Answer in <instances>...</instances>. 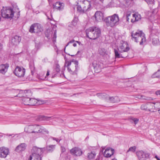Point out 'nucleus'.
Listing matches in <instances>:
<instances>
[{
	"instance_id": "obj_1",
	"label": "nucleus",
	"mask_w": 160,
	"mask_h": 160,
	"mask_svg": "<svg viewBox=\"0 0 160 160\" xmlns=\"http://www.w3.org/2000/svg\"><path fill=\"white\" fill-rule=\"evenodd\" d=\"M85 32L87 37L91 39L98 38L101 34V29L97 27H90L86 30Z\"/></svg>"
},
{
	"instance_id": "obj_2",
	"label": "nucleus",
	"mask_w": 160,
	"mask_h": 160,
	"mask_svg": "<svg viewBox=\"0 0 160 160\" xmlns=\"http://www.w3.org/2000/svg\"><path fill=\"white\" fill-rule=\"evenodd\" d=\"M78 64V62L74 60H72V61H65L64 67L67 68L70 73L73 75L76 74L79 69Z\"/></svg>"
},
{
	"instance_id": "obj_3",
	"label": "nucleus",
	"mask_w": 160,
	"mask_h": 160,
	"mask_svg": "<svg viewBox=\"0 0 160 160\" xmlns=\"http://www.w3.org/2000/svg\"><path fill=\"white\" fill-rule=\"evenodd\" d=\"M119 18L118 14H114L107 17L106 24L107 26L113 27L119 24Z\"/></svg>"
},
{
	"instance_id": "obj_4",
	"label": "nucleus",
	"mask_w": 160,
	"mask_h": 160,
	"mask_svg": "<svg viewBox=\"0 0 160 160\" xmlns=\"http://www.w3.org/2000/svg\"><path fill=\"white\" fill-rule=\"evenodd\" d=\"M42 153V148L33 147L32 150V154L29 157V160H41Z\"/></svg>"
},
{
	"instance_id": "obj_5",
	"label": "nucleus",
	"mask_w": 160,
	"mask_h": 160,
	"mask_svg": "<svg viewBox=\"0 0 160 160\" xmlns=\"http://www.w3.org/2000/svg\"><path fill=\"white\" fill-rule=\"evenodd\" d=\"M1 14L2 17L5 18H12L14 16L13 11L8 7H3L1 10Z\"/></svg>"
},
{
	"instance_id": "obj_6",
	"label": "nucleus",
	"mask_w": 160,
	"mask_h": 160,
	"mask_svg": "<svg viewBox=\"0 0 160 160\" xmlns=\"http://www.w3.org/2000/svg\"><path fill=\"white\" fill-rule=\"evenodd\" d=\"M42 30V28L40 24L34 23L31 26L29 31L31 33H38L41 32Z\"/></svg>"
},
{
	"instance_id": "obj_7",
	"label": "nucleus",
	"mask_w": 160,
	"mask_h": 160,
	"mask_svg": "<svg viewBox=\"0 0 160 160\" xmlns=\"http://www.w3.org/2000/svg\"><path fill=\"white\" fill-rule=\"evenodd\" d=\"M25 69L23 67L17 66L13 71L14 74L18 77H23L25 74Z\"/></svg>"
},
{
	"instance_id": "obj_8",
	"label": "nucleus",
	"mask_w": 160,
	"mask_h": 160,
	"mask_svg": "<svg viewBox=\"0 0 160 160\" xmlns=\"http://www.w3.org/2000/svg\"><path fill=\"white\" fill-rule=\"evenodd\" d=\"M39 129V125H30L25 128V131L29 133H38V130Z\"/></svg>"
},
{
	"instance_id": "obj_9",
	"label": "nucleus",
	"mask_w": 160,
	"mask_h": 160,
	"mask_svg": "<svg viewBox=\"0 0 160 160\" xmlns=\"http://www.w3.org/2000/svg\"><path fill=\"white\" fill-rule=\"evenodd\" d=\"M80 1L82 2L83 4L82 6L83 7L85 12L91 9V5L90 1L87 0H80Z\"/></svg>"
},
{
	"instance_id": "obj_10",
	"label": "nucleus",
	"mask_w": 160,
	"mask_h": 160,
	"mask_svg": "<svg viewBox=\"0 0 160 160\" xmlns=\"http://www.w3.org/2000/svg\"><path fill=\"white\" fill-rule=\"evenodd\" d=\"M53 8L59 11H62L64 9V4L63 2H57L52 5Z\"/></svg>"
},
{
	"instance_id": "obj_11",
	"label": "nucleus",
	"mask_w": 160,
	"mask_h": 160,
	"mask_svg": "<svg viewBox=\"0 0 160 160\" xmlns=\"http://www.w3.org/2000/svg\"><path fill=\"white\" fill-rule=\"evenodd\" d=\"M114 152V149L110 148H107L103 153V156L106 158L110 157L113 154Z\"/></svg>"
},
{
	"instance_id": "obj_12",
	"label": "nucleus",
	"mask_w": 160,
	"mask_h": 160,
	"mask_svg": "<svg viewBox=\"0 0 160 160\" xmlns=\"http://www.w3.org/2000/svg\"><path fill=\"white\" fill-rule=\"evenodd\" d=\"M21 40V38L20 37L18 36H15L13 37L9 43L12 46H16L20 42Z\"/></svg>"
},
{
	"instance_id": "obj_13",
	"label": "nucleus",
	"mask_w": 160,
	"mask_h": 160,
	"mask_svg": "<svg viewBox=\"0 0 160 160\" xmlns=\"http://www.w3.org/2000/svg\"><path fill=\"white\" fill-rule=\"evenodd\" d=\"M9 153V150L4 147L0 148V157L5 158Z\"/></svg>"
},
{
	"instance_id": "obj_14",
	"label": "nucleus",
	"mask_w": 160,
	"mask_h": 160,
	"mask_svg": "<svg viewBox=\"0 0 160 160\" xmlns=\"http://www.w3.org/2000/svg\"><path fill=\"white\" fill-rule=\"evenodd\" d=\"M129 48L127 42H125L120 46L118 50L121 52H127L129 50Z\"/></svg>"
},
{
	"instance_id": "obj_15",
	"label": "nucleus",
	"mask_w": 160,
	"mask_h": 160,
	"mask_svg": "<svg viewBox=\"0 0 160 160\" xmlns=\"http://www.w3.org/2000/svg\"><path fill=\"white\" fill-rule=\"evenodd\" d=\"M9 66V64L8 63L2 64L0 65V73L4 74L7 72L8 68Z\"/></svg>"
},
{
	"instance_id": "obj_16",
	"label": "nucleus",
	"mask_w": 160,
	"mask_h": 160,
	"mask_svg": "<svg viewBox=\"0 0 160 160\" xmlns=\"http://www.w3.org/2000/svg\"><path fill=\"white\" fill-rule=\"evenodd\" d=\"M140 35L139 37H138V39H137V41L135 42H139L140 45H142L146 42V39L145 34L142 31L141 34H140Z\"/></svg>"
},
{
	"instance_id": "obj_17",
	"label": "nucleus",
	"mask_w": 160,
	"mask_h": 160,
	"mask_svg": "<svg viewBox=\"0 0 160 160\" xmlns=\"http://www.w3.org/2000/svg\"><path fill=\"white\" fill-rule=\"evenodd\" d=\"M142 31H137L135 32H134V31L132 32L131 33L132 39L134 42L137 41L138 37L140 36V34H141Z\"/></svg>"
},
{
	"instance_id": "obj_18",
	"label": "nucleus",
	"mask_w": 160,
	"mask_h": 160,
	"mask_svg": "<svg viewBox=\"0 0 160 160\" xmlns=\"http://www.w3.org/2000/svg\"><path fill=\"white\" fill-rule=\"evenodd\" d=\"M96 153L95 151H90L88 152L86 156L87 160H93L95 159Z\"/></svg>"
},
{
	"instance_id": "obj_19",
	"label": "nucleus",
	"mask_w": 160,
	"mask_h": 160,
	"mask_svg": "<svg viewBox=\"0 0 160 160\" xmlns=\"http://www.w3.org/2000/svg\"><path fill=\"white\" fill-rule=\"evenodd\" d=\"M92 64L95 71L98 72L101 71L102 68L101 67L102 64L101 63L95 61L92 63Z\"/></svg>"
},
{
	"instance_id": "obj_20",
	"label": "nucleus",
	"mask_w": 160,
	"mask_h": 160,
	"mask_svg": "<svg viewBox=\"0 0 160 160\" xmlns=\"http://www.w3.org/2000/svg\"><path fill=\"white\" fill-rule=\"evenodd\" d=\"M26 147V145L25 143H22L17 146L15 151L17 152H20L24 151Z\"/></svg>"
},
{
	"instance_id": "obj_21",
	"label": "nucleus",
	"mask_w": 160,
	"mask_h": 160,
	"mask_svg": "<svg viewBox=\"0 0 160 160\" xmlns=\"http://www.w3.org/2000/svg\"><path fill=\"white\" fill-rule=\"evenodd\" d=\"M103 13L101 12L97 11L95 13L93 17H94L97 21H99L103 19Z\"/></svg>"
},
{
	"instance_id": "obj_22",
	"label": "nucleus",
	"mask_w": 160,
	"mask_h": 160,
	"mask_svg": "<svg viewBox=\"0 0 160 160\" xmlns=\"http://www.w3.org/2000/svg\"><path fill=\"white\" fill-rule=\"evenodd\" d=\"M71 152L77 156H80L82 154V151L80 148H75L72 149Z\"/></svg>"
},
{
	"instance_id": "obj_23",
	"label": "nucleus",
	"mask_w": 160,
	"mask_h": 160,
	"mask_svg": "<svg viewBox=\"0 0 160 160\" xmlns=\"http://www.w3.org/2000/svg\"><path fill=\"white\" fill-rule=\"evenodd\" d=\"M137 155L139 160H142L146 157V154L142 151H140L137 152Z\"/></svg>"
},
{
	"instance_id": "obj_24",
	"label": "nucleus",
	"mask_w": 160,
	"mask_h": 160,
	"mask_svg": "<svg viewBox=\"0 0 160 160\" xmlns=\"http://www.w3.org/2000/svg\"><path fill=\"white\" fill-rule=\"evenodd\" d=\"M154 110L155 109L153 103H148V111L154 112Z\"/></svg>"
},
{
	"instance_id": "obj_25",
	"label": "nucleus",
	"mask_w": 160,
	"mask_h": 160,
	"mask_svg": "<svg viewBox=\"0 0 160 160\" xmlns=\"http://www.w3.org/2000/svg\"><path fill=\"white\" fill-rule=\"evenodd\" d=\"M151 77L152 78H158L160 80V69H158L156 72L153 74Z\"/></svg>"
},
{
	"instance_id": "obj_26",
	"label": "nucleus",
	"mask_w": 160,
	"mask_h": 160,
	"mask_svg": "<svg viewBox=\"0 0 160 160\" xmlns=\"http://www.w3.org/2000/svg\"><path fill=\"white\" fill-rule=\"evenodd\" d=\"M30 98L27 97H24L22 98L23 103L26 105H29V101Z\"/></svg>"
},
{
	"instance_id": "obj_27",
	"label": "nucleus",
	"mask_w": 160,
	"mask_h": 160,
	"mask_svg": "<svg viewBox=\"0 0 160 160\" xmlns=\"http://www.w3.org/2000/svg\"><path fill=\"white\" fill-rule=\"evenodd\" d=\"M97 95L100 98H104L107 101L108 99V96L105 93H98Z\"/></svg>"
},
{
	"instance_id": "obj_28",
	"label": "nucleus",
	"mask_w": 160,
	"mask_h": 160,
	"mask_svg": "<svg viewBox=\"0 0 160 160\" xmlns=\"http://www.w3.org/2000/svg\"><path fill=\"white\" fill-rule=\"evenodd\" d=\"M38 133H46L48 134L49 132L46 128L43 127L42 126H40L39 125V129L38 130Z\"/></svg>"
},
{
	"instance_id": "obj_29",
	"label": "nucleus",
	"mask_w": 160,
	"mask_h": 160,
	"mask_svg": "<svg viewBox=\"0 0 160 160\" xmlns=\"http://www.w3.org/2000/svg\"><path fill=\"white\" fill-rule=\"evenodd\" d=\"M114 53L116 58H125V57L122 56V55L119 53L117 50L114 49Z\"/></svg>"
},
{
	"instance_id": "obj_30",
	"label": "nucleus",
	"mask_w": 160,
	"mask_h": 160,
	"mask_svg": "<svg viewBox=\"0 0 160 160\" xmlns=\"http://www.w3.org/2000/svg\"><path fill=\"white\" fill-rule=\"evenodd\" d=\"M29 67L30 69L32 75H33L35 71V68L34 66V63L33 62H31L30 63Z\"/></svg>"
},
{
	"instance_id": "obj_31",
	"label": "nucleus",
	"mask_w": 160,
	"mask_h": 160,
	"mask_svg": "<svg viewBox=\"0 0 160 160\" xmlns=\"http://www.w3.org/2000/svg\"><path fill=\"white\" fill-rule=\"evenodd\" d=\"M55 145H51L47 146L46 147V150L49 152H52L54 149Z\"/></svg>"
},
{
	"instance_id": "obj_32",
	"label": "nucleus",
	"mask_w": 160,
	"mask_h": 160,
	"mask_svg": "<svg viewBox=\"0 0 160 160\" xmlns=\"http://www.w3.org/2000/svg\"><path fill=\"white\" fill-rule=\"evenodd\" d=\"M99 54L102 56L107 54L106 50L103 48H100L99 50Z\"/></svg>"
},
{
	"instance_id": "obj_33",
	"label": "nucleus",
	"mask_w": 160,
	"mask_h": 160,
	"mask_svg": "<svg viewBox=\"0 0 160 160\" xmlns=\"http://www.w3.org/2000/svg\"><path fill=\"white\" fill-rule=\"evenodd\" d=\"M77 8V11L80 13H83L85 12L83 7V8H82L80 5H78Z\"/></svg>"
},
{
	"instance_id": "obj_34",
	"label": "nucleus",
	"mask_w": 160,
	"mask_h": 160,
	"mask_svg": "<svg viewBox=\"0 0 160 160\" xmlns=\"http://www.w3.org/2000/svg\"><path fill=\"white\" fill-rule=\"evenodd\" d=\"M37 100L35 99L34 98H30V100L29 101V105H35V104L37 103Z\"/></svg>"
},
{
	"instance_id": "obj_35",
	"label": "nucleus",
	"mask_w": 160,
	"mask_h": 160,
	"mask_svg": "<svg viewBox=\"0 0 160 160\" xmlns=\"http://www.w3.org/2000/svg\"><path fill=\"white\" fill-rule=\"evenodd\" d=\"M132 18L135 19L136 21H137L141 19V16L140 14H134L132 15Z\"/></svg>"
},
{
	"instance_id": "obj_36",
	"label": "nucleus",
	"mask_w": 160,
	"mask_h": 160,
	"mask_svg": "<svg viewBox=\"0 0 160 160\" xmlns=\"http://www.w3.org/2000/svg\"><path fill=\"white\" fill-rule=\"evenodd\" d=\"M159 43V41L158 38L156 37L152 39V43L153 45H156Z\"/></svg>"
},
{
	"instance_id": "obj_37",
	"label": "nucleus",
	"mask_w": 160,
	"mask_h": 160,
	"mask_svg": "<svg viewBox=\"0 0 160 160\" xmlns=\"http://www.w3.org/2000/svg\"><path fill=\"white\" fill-rule=\"evenodd\" d=\"M140 108L142 110L148 111V103H144L142 104Z\"/></svg>"
},
{
	"instance_id": "obj_38",
	"label": "nucleus",
	"mask_w": 160,
	"mask_h": 160,
	"mask_svg": "<svg viewBox=\"0 0 160 160\" xmlns=\"http://www.w3.org/2000/svg\"><path fill=\"white\" fill-rule=\"evenodd\" d=\"M108 100H107V101H109L110 102L114 103L116 102L115 99H118V97H116L115 98L113 97H108Z\"/></svg>"
},
{
	"instance_id": "obj_39",
	"label": "nucleus",
	"mask_w": 160,
	"mask_h": 160,
	"mask_svg": "<svg viewBox=\"0 0 160 160\" xmlns=\"http://www.w3.org/2000/svg\"><path fill=\"white\" fill-rule=\"evenodd\" d=\"M154 104V108L155 110H157V109H160V102H156L153 103Z\"/></svg>"
},
{
	"instance_id": "obj_40",
	"label": "nucleus",
	"mask_w": 160,
	"mask_h": 160,
	"mask_svg": "<svg viewBox=\"0 0 160 160\" xmlns=\"http://www.w3.org/2000/svg\"><path fill=\"white\" fill-rule=\"evenodd\" d=\"M136 149V147L135 146L131 147L130 148H129L128 150L127 151V153L129 151L134 152L135 151Z\"/></svg>"
},
{
	"instance_id": "obj_41",
	"label": "nucleus",
	"mask_w": 160,
	"mask_h": 160,
	"mask_svg": "<svg viewBox=\"0 0 160 160\" xmlns=\"http://www.w3.org/2000/svg\"><path fill=\"white\" fill-rule=\"evenodd\" d=\"M131 13L130 12H128L127 13L126 17V22H129L130 18L131 17Z\"/></svg>"
},
{
	"instance_id": "obj_42",
	"label": "nucleus",
	"mask_w": 160,
	"mask_h": 160,
	"mask_svg": "<svg viewBox=\"0 0 160 160\" xmlns=\"http://www.w3.org/2000/svg\"><path fill=\"white\" fill-rule=\"evenodd\" d=\"M24 93L26 94V96H30L32 95V93L30 90H25L24 91Z\"/></svg>"
},
{
	"instance_id": "obj_43",
	"label": "nucleus",
	"mask_w": 160,
	"mask_h": 160,
	"mask_svg": "<svg viewBox=\"0 0 160 160\" xmlns=\"http://www.w3.org/2000/svg\"><path fill=\"white\" fill-rule=\"evenodd\" d=\"M141 98L142 99H144L148 100H152V99L150 97H146L144 96H141Z\"/></svg>"
},
{
	"instance_id": "obj_44",
	"label": "nucleus",
	"mask_w": 160,
	"mask_h": 160,
	"mask_svg": "<svg viewBox=\"0 0 160 160\" xmlns=\"http://www.w3.org/2000/svg\"><path fill=\"white\" fill-rule=\"evenodd\" d=\"M78 21L77 18H75L71 22V24L73 26H75L76 25Z\"/></svg>"
},
{
	"instance_id": "obj_45",
	"label": "nucleus",
	"mask_w": 160,
	"mask_h": 160,
	"mask_svg": "<svg viewBox=\"0 0 160 160\" xmlns=\"http://www.w3.org/2000/svg\"><path fill=\"white\" fill-rule=\"evenodd\" d=\"M60 67L58 64H56V68L54 69L55 71H56L57 73H58L60 71Z\"/></svg>"
},
{
	"instance_id": "obj_46",
	"label": "nucleus",
	"mask_w": 160,
	"mask_h": 160,
	"mask_svg": "<svg viewBox=\"0 0 160 160\" xmlns=\"http://www.w3.org/2000/svg\"><path fill=\"white\" fill-rule=\"evenodd\" d=\"M148 4H153L154 3V0H144Z\"/></svg>"
},
{
	"instance_id": "obj_47",
	"label": "nucleus",
	"mask_w": 160,
	"mask_h": 160,
	"mask_svg": "<svg viewBox=\"0 0 160 160\" xmlns=\"http://www.w3.org/2000/svg\"><path fill=\"white\" fill-rule=\"evenodd\" d=\"M57 31L56 30H55L54 31L53 35V42H56V38H57Z\"/></svg>"
},
{
	"instance_id": "obj_48",
	"label": "nucleus",
	"mask_w": 160,
	"mask_h": 160,
	"mask_svg": "<svg viewBox=\"0 0 160 160\" xmlns=\"http://www.w3.org/2000/svg\"><path fill=\"white\" fill-rule=\"evenodd\" d=\"M130 119L134 122L135 124H137L139 121V119L137 118H130Z\"/></svg>"
},
{
	"instance_id": "obj_49",
	"label": "nucleus",
	"mask_w": 160,
	"mask_h": 160,
	"mask_svg": "<svg viewBox=\"0 0 160 160\" xmlns=\"http://www.w3.org/2000/svg\"><path fill=\"white\" fill-rule=\"evenodd\" d=\"M57 74H58V73H57V72H56V71H55L54 70V69L53 70V72H52V78H53L54 77L56 76Z\"/></svg>"
},
{
	"instance_id": "obj_50",
	"label": "nucleus",
	"mask_w": 160,
	"mask_h": 160,
	"mask_svg": "<svg viewBox=\"0 0 160 160\" xmlns=\"http://www.w3.org/2000/svg\"><path fill=\"white\" fill-rule=\"evenodd\" d=\"M75 42V40L74 39H72V40H71L69 42H68V43H67V45H66V46L65 47V48H66V47L68 45H69V43H72L74 42Z\"/></svg>"
},
{
	"instance_id": "obj_51",
	"label": "nucleus",
	"mask_w": 160,
	"mask_h": 160,
	"mask_svg": "<svg viewBox=\"0 0 160 160\" xmlns=\"http://www.w3.org/2000/svg\"><path fill=\"white\" fill-rule=\"evenodd\" d=\"M61 151L62 153H63L65 151L66 149L64 147H63L62 146L61 147Z\"/></svg>"
},
{
	"instance_id": "obj_52",
	"label": "nucleus",
	"mask_w": 160,
	"mask_h": 160,
	"mask_svg": "<svg viewBox=\"0 0 160 160\" xmlns=\"http://www.w3.org/2000/svg\"><path fill=\"white\" fill-rule=\"evenodd\" d=\"M52 138L53 140H55L58 142H60V140L58 141V138H57L54 137H52Z\"/></svg>"
},
{
	"instance_id": "obj_53",
	"label": "nucleus",
	"mask_w": 160,
	"mask_h": 160,
	"mask_svg": "<svg viewBox=\"0 0 160 160\" xmlns=\"http://www.w3.org/2000/svg\"><path fill=\"white\" fill-rule=\"evenodd\" d=\"M49 75V70H48L47 71L46 76L45 77V78H46V76H48Z\"/></svg>"
},
{
	"instance_id": "obj_54",
	"label": "nucleus",
	"mask_w": 160,
	"mask_h": 160,
	"mask_svg": "<svg viewBox=\"0 0 160 160\" xmlns=\"http://www.w3.org/2000/svg\"><path fill=\"white\" fill-rule=\"evenodd\" d=\"M135 21H136V20H135V19H134V18H131V22H134Z\"/></svg>"
},
{
	"instance_id": "obj_55",
	"label": "nucleus",
	"mask_w": 160,
	"mask_h": 160,
	"mask_svg": "<svg viewBox=\"0 0 160 160\" xmlns=\"http://www.w3.org/2000/svg\"><path fill=\"white\" fill-rule=\"evenodd\" d=\"M3 47L2 45L0 43V52L1 51Z\"/></svg>"
},
{
	"instance_id": "obj_56",
	"label": "nucleus",
	"mask_w": 160,
	"mask_h": 160,
	"mask_svg": "<svg viewBox=\"0 0 160 160\" xmlns=\"http://www.w3.org/2000/svg\"><path fill=\"white\" fill-rule=\"evenodd\" d=\"M75 42L77 43L79 45H80L81 44V43L80 42L78 41H76Z\"/></svg>"
},
{
	"instance_id": "obj_57",
	"label": "nucleus",
	"mask_w": 160,
	"mask_h": 160,
	"mask_svg": "<svg viewBox=\"0 0 160 160\" xmlns=\"http://www.w3.org/2000/svg\"><path fill=\"white\" fill-rule=\"evenodd\" d=\"M73 46L74 47H75L77 46V44L75 43H74L73 44Z\"/></svg>"
},
{
	"instance_id": "obj_58",
	"label": "nucleus",
	"mask_w": 160,
	"mask_h": 160,
	"mask_svg": "<svg viewBox=\"0 0 160 160\" xmlns=\"http://www.w3.org/2000/svg\"><path fill=\"white\" fill-rule=\"evenodd\" d=\"M155 158H156L157 159H158V158H159L158 157L157 155H156L155 156Z\"/></svg>"
},
{
	"instance_id": "obj_59",
	"label": "nucleus",
	"mask_w": 160,
	"mask_h": 160,
	"mask_svg": "<svg viewBox=\"0 0 160 160\" xmlns=\"http://www.w3.org/2000/svg\"><path fill=\"white\" fill-rule=\"evenodd\" d=\"M155 158H156L157 159H158V158H159L158 157L157 155H156L155 156Z\"/></svg>"
},
{
	"instance_id": "obj_60",
	"label": "nucleus",
	"mask_w": 160,
	"mask_h": 160,
	"mask_svg": "<svg viewBox=\"0 0 160 160\" xmlns=\"http://www.w3.org/2000/svg\"><path fill=\"white\" fill-rule=\"evenodd\" d=\"M154 30H152L151 31L152 33H154Z\"/></svg>"
},
{
	"instance_id": "obj_61",
	"label": "nucleus",
	"mask_w": 160,
	"mask_h": 160,
	"mask_svg": "<svg viewBox=\"0 0 160 160\" xmlns=\"http://www.w3.org/2000/svg\"><path fill=\"white\" fill-rule=\"evenodd\" d=\"M99 0V1H100L102 3H103V1H104V0Z\"/></svg>"
},
{
	"instance_id": "obj_62",
	"label": "nucleus",
	"mask_w": 160,
	"mask_h": 160,
	"mask_svg": "<svg viewBox=\"0 0 160 160\" xmlns=\"http://www.w3.org/2000/svg\"><path fill=\"white\" fill-rule=\"evenodd\" d=\"M158 111H159V113L160 114V109H158Z\"/></svg>"
},
{
	"instance_id": "obj_63",
	"label": "nucleus",
	"mask_w": 160,
	"mask_h": 160,
	"mask_svg": "<svg viewBox=\"0 0 160 160\" xmlns=\"http://www.w3.org/2000/svg\"><path fill=\"white\" fill-rule=\"evenodd\" d=\"M48 19H50V20H51V19H50L48 17Z\"/></svg>"
},
{
	"instance_id": "obj_64",
	"label": "nucleus",
	"mask_w": 160,
	"mask_h": 160,
	"mask_svg": "<svg viewBox=\"0 0 160 160\" xmlns=\"http://www.w3.org/2000/svg\"><path fill=\"white\" fill-rule=\"evenodd\" d=\"M112 160H117L116 159H112Z\"/></svg>"
}]
</instances>
